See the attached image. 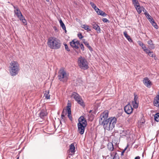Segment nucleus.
<instances>
[{
	"label": "nucleus",
	"mask_w": 159,
	"mask_h": 159,
	"mask_svg": "<svg viewBox=\"0 0 159 159\" xmlns=\"http://www.w3.org/2000/svg\"><path fill=\"white\" fill-rule=\"evenodd\" d=\"M142 156H143V153Z\"/></svg>",
	"instance_id": "56"
},
{
	"label": "nucleus",
	"mask_w": 159,
	"mask_h": 159,
	"mask_svg": "<svg viewBox=\"0 0 159 159\" xmlns=\"http://www.w3.org/2000/svg\"><path fill=\"white\" fill-rule=\"evenodd\" d=\"M67 109L68 113V116L69 119L71 120H72V117L71 116V106L68 105L67 106Z\"/></svg>",
	"instance_id": "17"
},
{
	"label": "nucleus",
	"mask_w": 159,
	"mask_h": 159,
	"mask_svg": "<svg viewBox=\"0 0 159 159\" xmlns=\"http://www.w3.org/2000/svg\"><path fill=\"white\" fill-rule=\"evenodd\" d=\"M157 96H159V92L158 93V95H157Z\"/></svg>",
	"instance_id": "54"
},
{
	"label": "nucleus",
	"mask_w": 159,
	"mask_h": 159,
	"mask_svg": "<svg viewBox=\"0 0 159 159\" xmlns=\"http://www.w3.org/2000/svg\"><path fill=\"white\" fill-rule=\"evenodd\" d=\"M47 114L48 113L46 109H42L39 114V116L41 118L43 119L44 117L47 116Z\"/></svg>",
	"instance_id": "12"
},
{
	"label": "nucleus",
	"mask_w": 159,
	"mask_h": 159,
	"mask_svg": "<svg viewBox=\"0 0 159 159\" xmlns=\"http://www.w3.org/2000/svg\"><path fill=\"white\" fill-rule=\"evenodd\" d=\"M96 12L98 14L102 16H106L107 15V14L105 12H103L99 9V10H98Z\"/></svg>",
	"instance_id": "20"
},
{
	"label": "nucleus",
	"mask_w": 159,
	"mask_h": 159,
	"mask_svg": "<svg viewBox=\"0 0 159 159\" xmlns=\"http://www.w3.org/2000/svg\"><path fill=\"white\" fill-rule=\"evenodd\" d=\"M70 44L73 48L77 49L79 48L78 46L80 45L79 41H75L74 39L70 42Z\"/></svg>",
	"instance_id": "9"
},
{
	"label": "nucleus",
	"mask_w": 159,
	"mask_h": 159,
	"mask_svg": "<svg viewBox=\"0 0 159 159\" xmlns=\"http://www.w3.org/2000/svg\"><path fill=\"white\" fill-rule=\"evenodd\" d=\"M83 43L85 45L89 48V49L90 51H92L93 49L92 48L89 46V43L88 42L86 41H84Z\"/></svg>",
	"instance_id": "27"
},
{
	"label": "nucleus",
	"mask_w": 159,
	"mask_h": 159,
	"mask_svg": "<svg viewBox=\"0 0 159 159\" xmlns=\"http://www.w3.org/2000/svg\"><path fill=\"white\" fill-rule=\"evenodd\" d=\"M77 102L79 104H80L81 106H83L84 105L83 101L81 98H80L79 100H78Z\"/></svg>",
	"instance_id": "32"
},
{
	"label": "nucleus",
	"mask_w": 159,
	"mask_h": 159,
	"mask_svg": "<svg viewBox=\"0 0 159 159\" xmlns=\"http://www.w3.org/2000/svg\"><path fill=\"white\" fill-rule=\"evenodd\" d=\"M68 76V74L63 69L61 68L59 70L58 77L60 81L63 82L66 81L67 80Z\"/></svg>",
	"instance_id": "4"
},
{
	"label": "nucleus",
	"mask_w": 159,
	"mask_h": 159,
	"mask_svg": "<svg viewBox=\"0 0 159 159\" xmlns=\"http://www.w3.org/2000/svg\"><path fill=\"white\" fill-rule=\"evenodd\" d=\"M154 120L156 121H159V113H157L154 116Z\"/></svg>",
	"instance_id": "30"
},
{
	"label": "nucleus",
	"mask_w": 159,
	"mask_h": 159,
	"mask_svg": "<svg viewBox=\"0 0 159 159\" xmlns=\"http://www.w3.org/2000/svg\"><path fill=\"white\" fill-rule=\"evenodd\" d=\"M20 19H19L20 20H21L22 22L25 25H27L26 21L25 19V17L23 16L22 17H20Z\"/></svg>",
	"instance_id": "31"
},
{
	"label": "nucleus",
	"mask_w": 159,
	"mask_h": 159,
	"mask_svg": "<svg viewBox=\"0 0 159 159\" xmlns=\"http://www.w3.org/2000/svg\"><path fill=\"white\" fill-rule=\"evenodd\" d=\"M142 10L143 12H144V14H146V13H147V11L143 7H142Z\"/></svg>",
	"instance_id": "44"
},
{
	"label": "nucleus",
	"mask_w": 159,
	"mask_h": 159,
	"mask_svg": "<svg viewBox=\"0 0 159 159\" xmlns=\"http://www.w3.org/2000/svg\"><path fill=\"white\" fill-rule=\"evenodd\" d=\"M123 34L125 37L126 38V39L128 40L130 42H133V40L131 38L130 36L127 34V32L126 31H124L123 32Z\"/></svg>",
	"instance_id": "19"
},
{
	"label": "nucleus",
	"mask_w": 159,
	"mask_h": 159,
	"mask_svg": "<svg viewBox=\"0 0 159 159\" xmlns=\"http://www.w3.org/2000/svg\"><path fill=\"white\" fill-rule=\"evenodd\" d=\"M13 7L14 9H15V10H16V9H17V8H18L17 6L16 7V6H14V5H13Z\"/></svg>",
	"instance_id": "51"
},
{
	"label": "nucleus",
	"mask_w": 159,
	"mask_h": 159,
	"mask_svg": "<svg viewBox=\"0 0 159 159\" xmlns=\"http://www.w3.org/2000/svg\"><path fill=\"white\" fill-rule=\"evenodd\" d=\"M142 47V48L143 49L144 51H145V49H147V48H146L145 45H144Z\"/></svg>",
	"instance_id": "48"
},
{
	"label": "nucleus",
	"mask_w": 159,
	"mask_h": 159,
	"mask_svg": "<svg viewBox=\"0 0 159 159\" xmlns=\"http://www.w3.org/2000/svg\"><path fill=\"white\" fill-rule=\"evenodd\" d=\"M75 148L74 146V143H71L70 146V148L68 150V152L69 153H70V155H72L73 154H74L75 152Z\"/></svg>",
	"instance_id": "13"
},
{
	"label": "nucleus",
	"mask_w": 159,
	"mask_h": 159,
	"mask_svg": "<svg viewBox=\"0 0 159 159\" xmlns=\"http://www.w3.org/2000/svg\"><path fill=\"white\" fill-rule=\"evenodd\" d=\"M9 72L12 76H15L18 73L20 70L19 65L16 61H12L10 64Z\"/></svg>",
	"instance_id": "3"
},
{
	"label": "nucleus",
	"mask_w": 159,
	"mask_h": 159,
	"mask_svg": "<svg viewBox=\"0 0 159 159\" xmlns=\"http://www.w3.org/2000/svg\"><path fill=\"white\" fill-rule=\"evenodd\" d=\"M148 44L150 45V48L151 49H154L155 48V46L154 44L152 43V40H150L148 41Z\"/></svg>",
	"instance_id": "26"
},
{
	"label": "nucleus",
	"mask_w": 159,
	"mask_h": 159,
	"mask_svg": "<svg viewBox=\"0 0 159 159\" xmlns=\"http://www.w3.org/2000/svg\"><path fill=\"white\" fill-rule=\"evenodd\" d=\"M148 55L149 56L152 57H153L154 55L153 54V52L151 51H150L148 53Z\"/></svg>",
	"instance_id": "40"
},
{
	"label": "nucleus",
	"mask_w": 159,
	"mask_h": 159,
	"mask_svg": "<svg viewBox=\"0 0 159 159\" xmlns=\"http://www.w3.org/2000/svg\"><path fill=\"white\" fill-rule=\"evenodd\" d=\"M78 36L80 39H81L83 38V36L81 33L78 34Z\"/></svg>",
	"instance_id": "37"
},
{
	"label": "nucleus",
	"mask_w": 159,
	"mask_h": 159,
	"mask_svg": "<svg viewBox=\"0 0 159 159\" xmlns=\"http://www.w3.org/2000/svg\"><path fill=\"white\" fill-rule=\"evenodd\" d=\"M91 111H92V110H90V111H89V113H91Z\"/></svg>",
	"instance_id": "53"
},
{
	"label": "nucleus",
	"mask_w": 159,
	"mask_h": 159,
	"mask_svg": "<svg viewBox=\"0 0 159 159\" xmlns=\"http://www.w3.org/2000/svg\"><path fill=\"white\" fill-rule=\"evenodd\" d=\"M132 1L133 4L134 3L138 1L137 0H133Z\"/></svg>",
	"instance_id": "50"
},
{
	"label": "nucleus",
	"mask_w": 159,
	"mask_h": 159,
	"mask_svg": "<svg viewBox=\"0 0 159 159\" xmlns=\"http://www.w3.org/2000/svg\"><path fill=\"white\" fill-rule=\"evenodd\" d=\"M107 148L109 150L112 151L113 150L114 148L113 143L112 142H110L107 145Z\"/></svg>",
	"instance_id": "21"
},
{
	"label": "nucleus",
	"mask_w": 159,
	"mask_h": 159,
	"mask_svg": "<svg viewBox=\"0 0 159 159\" xmlns=\"http://www.w3.org/2000/svg\"><path fill=\"white\" fill-rule=\"evenodd\" d=\"M143 81L144 85L149 88H151L152 84V82L147 77L143 79Z\"/></svg>",
	"instance_id": "7"
},
{
	"label": "nucleus",
	"mask_w": 159,
	"mask_h": 159,
	"mask_svg": "<svg viewBox=\"0 0 159 159\" xmlns=\"http://www.w3.org/2000/svg\"><path fill=\"white\" fill-rule=\"evenodd\" d=\"M113 159H119L118 155L116 153L115 154V155L113 157Z\"/></svg>",
	"instance_id": "35"
},
{
	"label": "nucleus",
	"mask_w": 159,
	"mask_h": 159,
	"mask_svg": "<svg viewBox=\"0 0 159 159\" xmlns=\"http://www.w3.org/2000/svg\"><path fill=\"white\" fill-rule=\"evenodd\" d=\"M109 112L107 110H105L103 111L100 115L99 119V122L100 123L103 120H105L107 118Z\"/></svg>",
	"instance_id": "6"
},
{
	"label": "nucleus",
	"mask_w": 159,
	"mask_h": 159,
	"mask_svg": "<svg viewBox=\"0 0 159 159\" xmlns=\"http://www.w3.org/2000/svg\"><path fill=\"white\" fill-rule=\"evenodd\" d=\"M47 44L50 48L57 49L61 48V41L58 39L54 37L49 38L47 42Z\"/></svg>",
	"instance_id": "2"
},
{
	"label": "nucleus",
	"mask_w": 159,
	"mask_h": 159,
	"mask_svg": "<svg viewBox=\"0 0 159 159\" xmlns=\"http://www.w3.org/2000/svg\"><path fill=\"white\" fill-rule=\"evenodd\" d=\"M144 51L146 53H148V54L151 51L148 48H147V49H145V51Z\"/></svg>",
	"instance_id": "45"
},
{
	"label": "nucleus",
	"mask_w": 159,
	"mask_h": 159,
	"mask_svg": "<svg viewBox=\"0 0 159 159\" xmlns=\"http://www.w3.org/2000/svg\"><path fill=\"white\" fill-rule=\"evenodd\" d=\"M48 2L49 0H46Z\"/></svg>",
	"instance_id": "55"
},
{
	"label": "nucleus",
	"mask_w": 159,
	"mask_h": 159,
	"mask_svg": "<svg viewBox=\"0 0 159 159\" xmlns=\"http://www.w3.org/2000/svg\"><path fill=\"white\" fill-rule=\"evenodd\" d=\"M65 47L66 49L68 51H69L70 50L66 44H65Z\"/></svg>",
	"instance_id": "39"
},
{
	"label": "nucleus",
	"mask_w": 159,
	"mask_h": 159,
	"mask_svg": "<svg viewBox=\"0 0 159 159\" xmlns=\"http://www.w3.org/2000/svg\"><path fill=\"white\" fill-rule=\"evenodd\" d=\"M124 109L125 112L128 114H130L132 112L133 109L129 104L126 105Z\"/></svg>",
	"instance_id": "8"
},
{
	"label": "nucleus",
	"mask_w": 159,
	"mask_h": 159,
	"mask_svg": "<svg viewBox=\"0 0 159 159\" xmlns=\"http://www.w3.org/2000/svg\"><path fill=\"white\" fill-rule=\"evenodd\" d=\"M137 95L134 96V101L133 102H137V98L136 97Z\"/></svg>",
	"instance_id": "46"
},
{
	"label": "nucleus",
	"mask_w": 159,
	"mask_h": 159,
	"mask_svg": "<svg viewBox=\"0 0 159 159\" xmlns=\"http://www.w3.org/2000/svg\"><path fill=\"white\" fill-rule=\"evenodd\" d=\"M67 110L66 109H64L62 111V114H65V115H66V114H67Z\"/></svg>",
	"instance_id": "36"
},
{
	"label": "nucleus",
	"mask_w": 159,
	"mask_h": 159,
	"mask_svg": "<svg viewBox=\"0 0 159 159\" xmlns=\"http://www.w3.org/2000/svg\"><path fill=\"white\" fill-rule=\"evenodd\" d=\"M14 12L15 15H16L19 19H20V17H22V16H23L19 8H17V9L15 10Z\"/></svg>",
	"instance_id": "14"
},
{
	"label": "nucleus",
	"mask_w": 159,
	"mask_h": 159,
	"mask_svg": "<svg viewBox=\"0 0 159 159\" xmlns=\"http://www.w3.org/2000/svg\"><path fill=\"white\" fill-rule=\"evenodd\" d=\"M151 23L152 25L156 29H157L158 28V26L157 24L155 22L154 20L153 19L151 21H149Z\"/></svg>",
	"instance_id": "22"
},
{
	"label": "nucleus",
	"mask_w": 159,
	"mask_h": 159,
	"mask_svg": "<svg viewBox=\"0 0 159 159\" xmlns=\"http://www.w3.org/2000/svg\"><path fill=\"white\" fill-rule=\"evenodd\" d=\"M80 45V47L82 51L84 50V47L83 44H81Z\"/></svg>",
	"instance_id": "41"
},
{
	"label": "nucleus",
	"mask_w": 159,
	"mask_h": 159,
	"mask_svg": "<svg viewBox=\"0 0 159 159\" xmlns=\"http://www.w3.org/2000/svg\"><path fill=\"white\" fill-rule=\"evenodd\" d=\"M81 27L82 28L84 29L85 30H87L88 31H91V30L89 28V26L87 25H82Z\"/></svg>",
	"instance_id": "28"
},
{
	"label": "nucleus",
	"mask_w": 159,
	"mask_h": 159,
	"mask_svg": "<svg viewBox=\"0 0 159 159\" xmlns=\"http://www.w3.org/2000/svg\"><path fill=\"white\" fill-rule=\"evenodd\" d=\"M140 157H139V156H137V157H136L135 158V159H140Z\"/></svg>",
	"instance_id": "52"
},
{
	"label": "nucleus",
	"mask_w": 159,
	"mask_h": 159,
	"mask_svg": "<svg viewBox=\"0 0 159 159\" xmlns=\"http://www.w3.org/2000/svg\"><path fill=\"white\" fill-rule=\"evenodd\" d=\"M77 126L78 132L81 134H83L84 133L85 127L83 125H81L80 123H78Z\"/></svg>",
	"instance_id": "11"
},
{
	"label": "nucleus",
	"mask_w": 159,
	"mask_h": 159,
	"mask_svg": "<svg viewBox=\"0 0 159 159\" xmlns=\"http://www.w3.org/2000/svg\"><path fill=\"white\" fill-rule=\"evenodd\" d=\"M132 105L134 107L136 108L138 107V104L137 102H132Z\"/></svg>",
	"instance_id": "34"
},
{
	"label": "nucleus",
	"mask_w": 159,
	"mask_h": 159,
	"mask_svg": "<svg viewBox=\"0 0 159 159\" xmlns=\"http://www.w3.org/2000/svg\"><path fill=\"white\" fill-rule=\"evenodd\" d=\"M138 13L139 14H140L141 13L142 11V9L141 8V7L140 5L139 6H137L135 7Z\"/></svg>",
	"instance_id": "29"
},
{
	"label": "nucleus",
	"mask_w": 159,
	"mask_h": 159,
	"mask_svg": "<svg viewBox=\"0 0 159 159\" xmlns=\"http://www.w3.org/2000/svg\"><path fill=\"white\" fill-rule=\"evenodd\" d=\"M93 28L96 30L98 33H99L101 32V29L100 27L95 23L92 24Z\"/></svg>",
	"instance_id": "15"
},
{
	"label": "nucleus",
	"mask_w": 159,
	"mask_h": 159,
	"mask_svg": "<svg viewBox=\"0 0 159 159\" xmlns=\"http://www.w3.org/2000/svg\"><path fill=\"white\" fill-rule=\"evenodd\" d=\"M153 104L154 106H156L157 107H159V96H156L154 98Z\"/></svg>",
	"instance_id": "16"
},
{
	"label": "nucleus",
	"mask_w": 159,
	"mask_h": 159,
	"mask_svg": "<svg viewBox=\"0 0 159 159\" xmlns=\"http://www.w3.org/2000/svg\"><path fill=\"white\" fill-rule=\"evenodd\" d=\"M65 116H66V115H65V114H61V117L62 119H63L64 117H65Z\"/></svg>",
	"instance_id": "49"
},
{
	"label": "nucleus",
	"mask_w": 159,
	"mask_h": 159,
	"mask_svg": "<svg viewBox=\"0 0 159 159\" xmlns=\"http://www.w3.org/2000/svg\"><path fill=\"white\" fill-rule=\"evenodd\" d=\"M90 4L96 11H97L98 10H99V8L97 7L95 4L93 2H90Z\"/></svg>",
	"instance_id": "23"
},
{
	"label": "nucleus",
	"mask_w": 159,
	"mask_h": 159,
	"mask_svg": "<svg viewBox=\"0 0 159 159\" xmlns=\"http://www.w3.org/2000/svg\"><path fill=\"white\" fill-rule=\"evenodd\" d=\"M49 91L48 90L46 91L44 94V96L46 99H50V95L49 94Z\"/></svg>",
	"instance_id": "25"
},
{
	"label": "nucleus",
	"mask_w": 159,
	"mask_h": 159,
	"mask_svg": "<svg viewBox=\"0 0 159 159\" xmlns=\"http://www.w3.org/2000/svg\"><path fill=\"white\" fill-rule=\"evenodd\" d=\"M102 20L104 22H106V23H107V22L109 23V20H107V18H103L102 19Z\"/></svg>",
	"instance_id": "38"
},
{
	"label": "nucleus",
	"mask_w": 159,
	"mask_h": 159,
	"mask_svg": "<svg viewBox=\"0 0 159 159\" xmlns=\"http://www.w3.org/2000/svg\"><path fill=\"white\" fill-rule=\"evenodd\" d=\"M19 159V157H18L16 159Z\"/></svg>",
	"instance_id": "57"
},
{
	"label": "nucleus",
	"mask_w": 159,
	"mask_h": 159,
	"mask_svg": "<svg viewBox=\"0 0 159 159\" xmlns=\"http://www.w3.org/2000/svg\"><path fill=\"white\" fill-rule=\"evenodd\" d=\"M59 22L61 27H62V28L63 30H65V32L66 33V28L62 20H60Z\"/></svg>",
	"instance_id": "24"
},
{
	"label": "nucleus",
	"mask_w": 159,
	"mask_h": 159,
	"mask_svg": "<svg viewBox=\"0 0 159 159\" xmlns=\"http://www.w3.org/2000/svg\"><path fill=\"white\" fill-rule=\"evenodd\" d=\"M134 4L135 7H136L137 6L140 5L138 1H137V2H136L134 3Z\"/></svg>",
	"instance_id": "43"
},
{
	"label": "nucleus",
	"mask_w": 159,
	"mask_h": 159,
	"mask_svg": "<svg viewBox=\"0 0 159 159\" xmlns=\"http://www.w3.org/2000/svg\"><path fill=\"white\" fill-rule=\"evenodd\" d=\"M138 43L142 47L144 45L142 42H141V41H138Z\"/></svg>",
	"instance_id": "42"
},
{
	"label": "nucleus",
	"mask_w": 159,
	"mask_h": 159,
	"mask_svg": "<svg viewBox=\"0 0 159 159\" xmlns=\"http://www.w3.org/2000/svg\"><path fill=\"white\" fill-rule=\"evenodd\" d=\"M78 64L80 67L85 70L89 68L88 63L86 59L82 57H80L78 59Z\"/></svg>",
	"instance_id": "5"
},
{
	"label": "nucleus",
	"mask_w": 159,
	"mask_h": 159,
	"mask_svg": "<svg viewBox=\"0 0 159 159\" xmlns=\"http://www.w3.org/2000/svg\"><path fill=\"white\" fill-rule=\"evenodd\" d=\"M145 15L149 21H151L153 19L151 16H150L148 13H147L146 14H145Z\"/></svg>",
	"instance_id": "33"
},
{
	"label": "nucleus",
	"mask_w": 159,
	"mask_h": 159,
	"mask_svg": "<svg viewBox=\"0 0 159 159\" xmlns=\"http://www.w3.org/2000/svg\"><path fill=\"white\" fill-rule=\"evenodd\" d=\"M117 119L115 117H111L105 120H103L102 123L103 124L105 130H110L114 127L116 123Z\"/></svg>",
	"instance_id": "1"
},
{
	"label": "nucleus",
	"mask_w": 159,
	"mask_h": 159,
	"mask_svg": "<svg viewBox=\"0 0 159 159\" xmlns=\"http://www.w3.org/2000/svg\"><path fill=\"white\" fill-rule=\"evenodd\" d=\"M72 96L75 100L76 101H77L78 100H79V99L81 98L79 95L75 92L73 93H72Z\"/></svg>",
	"instance_id": "18"
},
{
	"label": "nucleus",
	"mask_w": 159,
	"mask_h": 159,
	"mask_svg": "<svg viewBox=\"0 0 159 159\" xmlns=\"http://www.w3.org/2000/svg\"><path fill=\"white\" fill-rule=\"evenodd\" d=\"M79 123H78L81 124V125H84V127H86L87 125V122L84 117L83 116H81L78 119Z\"/></svg>",
	"instance_id": "10"
},
{
	"label": "nucleus",
	"mask_w": 159,
	"mask_h": 159,
	"mask_svg": "<svg viewBox=\"0 0 159 159\" xmlns=\"http://www.w3.org/2000/svg\"><path fill=\"white\" fill-rule=\"evenodd\" d=\"M126 148H125V149L121 152V156H123L124 155V152H125V151L126 149Z\"/></svg>",
	"instance_id": "47"
}]
</instances>
